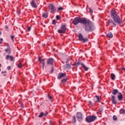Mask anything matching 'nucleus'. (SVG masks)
I'll return each instance as SVG.
<instances>
[{"label":"nucleus","instance_id":"f257e3e1","mask_svg":"<svg viewBox=\"0 0 125 125\" xmlns=\"http://www.w3.org/2000/svg\"><path fill=\"white\" fill-rule=\"evenodd\" d=\"M72 23L74 25H78L79 23L83 24V28L86 32H91L95 29L93 23L85 18L76 17L73 21Z\"/></svg>","mask_w":125,"mask_h":125},{"label":"nucleus","instance_id":"f03ea898","mask_svg":"<svg viewBox=\"0 0 125 125\" xmlns=\"http://www.w3.org/2000/svg\"><path fill=\"white\" fill-rule=\"evenodd\" d=\"M111 17L114 21L109 20L107 21L108 26L110 27H116V23H117V24H122L123 23V21L121 20L120 17L117 14V12L114 10H111Z\"/></svg>","mask_w":125,"mask_h":125},{"label":"nucleus","instance_id":"7ed1b4c3","mask_svg":"<svg viewBox=\"0 0 125 125\" xmlns=\"http://www.w3.org/2000/svg\"><path fill=\"white\" fill-rule=\"evenodd\" d=\"M112 93L113 95H118L117 98H118L119 101H122L123 100V95H122L121 92L119 91V90L114 89L112 90Z\"/></svg>","mask_w":125,"mask_h":125},{"label":"nucleus","instance_id":"20e7f679","mask_svg":"<svg viewBox=\"0 0 125 125\" xmlns=\"http://www.w3.org/2000/svg\"><path fill=\"white\" fill-rule=\"evenodd\" d=\"M97 119V117L95 115H89L86 117L85 121L87 123H92L94 122L95 120Z\"/></svg>","mask_w":125,"mask_h":125},{"label":"nucleus","instance_id":"39448f33","mask_svg":"<svg viewBox=\"0 0 125 125\" xmlns=\"http://www.w3.org/2000/svg\"><path fill=\"white\" fill-rule=\"evenodd\" d=\"M66 29H67L66 25H62L60 29L58 30V33L59 34H65L66 33Z\"/></svg>","mask_w":125,"mask_h":125},{"label":"nucleus","instance_id":"423d86ee","mask_svg":"<svg viewBox=\"0 0 125 125\" xmlns=\"http://www.w3.org/2000/svg\"><path fill=\"white\" fill-rule=\"evenodd\" d=\"M79 65H81V66H82V67L84 69V71H88V67H86L84 65V64H83L82 62H78L75 63L73 65V66H79Z\"/></svg>","mask_w":125,"mask_h":125},{"label":"nucleus","instance_id":"0eeeda50","mask_svg":"<svg viewBox=\"0 0 125 125\" xmlns=\"http://www.w3.org/2000/svg\"><path fill=\"white\" fill-rule=\"evenodd\" d=\"M79 39L80 41H82L83 42H88V39L87 38H83V35L81 33L79 34Z\"/></svg>","mask_w":125,"mask_h":125},{"label":"nucleus","instance_id":"6e6552de","mask_svg":"<svg viewBox=\"0 0 125 125\" xmlns=\"http://www.w3.org/2000/svg\"><path fill=\"white\" fill-rule=\"evenodd\" d=\"M48 8L51 9V13H54L56 11V8L52 4H49Z\"/></svg>","mask_w":125,"mask_h":125},{"label":"nucleus","instance_id":"1a4fd4ad","mask_svg":"<svg viewBox=\"0 0 125 125\" xmlns=\"http://www.w3.org/2000/svg\"><path fill=\"white\" fill-rule=\"evenodd\" d=\"M76 116L79 122H82V121H83V117L82 113L78 112L76 114Z\"/></svg>","mask_w":125,"mask_h":125},{"label":"nucleus","instance_id":"9d476101","mask_svg":"<svg viewBox=\"0 0 125 125\" xmlns=\"http://www.w3.org/2000/svg\"><path fill=\"white\" fill-rule=\"evenodd\" d=\"M54 62V59L52 58H50L47 59V64L48 65H51L53 66V62Z\"/></svg>","mask_w":125,"mask_h":125},{"label":"nucleus","instance_id":"9b49d317","mask_svg":"<svg viewBox=\"0 0 125 125\" xmlns=\"http://www.w3.org/2000/svg\"><path fill=\"white\" fill-rule=\"evenodd\" d=\"M30 4L33 8H38V5H37V3L35 1V0H32L30 2Z\"/></svg>","mask_w":125,"mask_h":125},{"label":"nucleus","instance_id":"f8f14e48","mask_svg":"<svg viewBox=\"0 0 125 125\" xmlns=\"http://www.w3.org/2000/svg\"><path fill=\"white\" fill-rule=\"evenodd\" d=\"M66 76V73H60L58 74L57 79L58 80H61L62 78H64Z\"/></svg>","mask_w":125,"mask_h":125},{"label":"nucleus","instance_id":"ddd939ff","mask_svg":"<svg viewBox=\"0 0 125 125\" xmlns=\"http://www.w3.org/2000/svg\"><path fill=\"white\" fill-rule=\"evenodd\" d=\"M111 101L112 104H114V105H116V104H117V100H116V96L114 95L111 96Z\"/></svg>","mask_w":125,"mask_h":125},{"label":"nucleus","instance_id":"4468645a","mask_svg":"<svg viewBox=\"0 0 125 125\" xmlns=\"http://www.w3.org/2000/svg\"><path fill=\"white\" fill-rule=\"evenodd\" d=\"M6 60H8V59H10L11 61H14V57H13L12 56L10 55H7L5 57Z\"/></svg>","mask_w":125,"mask_h":125},{"label":"nucleus","instance_id":"2eb2a0df","mask_svg":"<svg viewBox=\"0 0 125 125\" xmlns=\"http://www.w3.org/2000/svg\"><path fill=\"white\" fill-rule=\"evenodd\" d=\"M38 60L40 63H42L43 69V67H44V59H42L41 57H39L38 58Z\"/></svg>","mask_w":125,"mask_h":125},{"label":"nucleus","instance_id":"dca6fc26","mask_svg":"<svg viewBox=\"0 0 125 125\" xmlns=\"http://www.w3.org/2000/svg\"><path fill=\"white\" fill-rule=\"evenodd\" d=\"M106 37L109 39H112L113 38V34H112V32H108L106 33Z\"/></svg>","mask_w":125,"mask_h":125},{"label":"nucleus","instance_id":"f3484780","mask_svg":"<svg viewBox=\"0 0 125 125\" xmlns=\"http://www.w3.org/2000/svg\"><path fill=\"white\" fill-rule=\"evenodd\" d=\"M5 52L8 53V54H10L11 53V49L10 48H7L4 50Z\"/></svg>","mask_w":125,"mask_h":125},{"label":"nucleus","instance_id":"a211bd4d","mask_svg":"<svg viewBox=\"0 0 125 125\" xmlns=\"http://www.w3.org/2000/svg\"><path fill=\"white\" fill-rule=\"evenodd\" d=\"M110 78H111V80L114 81L115 80V79H116V75H115V74H114V73H111L110 75Z\"/></svg>","mask_w":125,"mask_h":125},{"label":"nucleus","instance_id":"6ab92c4d","mask_svg":"<svg viewBox=\"0 0 125 125\" xmlns=\"http://www.w3.org/2000/svg\"><path fill=\"white\" fill-rule=\"evenodd\" d=\"M64 69H71V66L70 65V64H66L64 66Z\"/></svg>","mask_w":125,"mask_h":125},{"label":"nucleus","instance_id":"aec40b11","mask_svg":"<svg viewBox=\"0 0 125 125\" xmlns=\"http://www.w3.org/2000/svg\"><path fill=\"white\" fill-rule=\"evenodd\" d=\"M17 66L18 67V68H22V63H21V61H19L18 62Z\"/></svg>","mask_w":125,"mask_h":125},{"label":"nucleus","instance_id":"412c9836","mask_svg":"<svg viewBox=\"0 0 125 125\" xmlns=\"http://www.w3.org/2000/svg\"><path fill=\"white\" fill-rule=\"evenodd\" d=\"M67 81H68V79L67 78H64L61 81V83H62L65 84L67 82Z\"/></svg>","mask_w":125,"mask_h":125},{"label":"nucleus","instance_id":"4be33fe9","mask_svg":"<svg viewBox=\"0 0 125 125\" xmlns=\"http://www.w3.org/2000/svg\"><path fill=\"white\" fill-rule=\"evenodd\" d=\"M42 17H43L44 18H47V17H48V14L47 13H43L42 15Z\"/></svg>","mask_w":125,"mask_h":125},{"label":"nucleus","instance_id":"5701e85b","mask_svg":"<svg viewBox=\"0 0 125 125\" xmlns=\"http://www.w3.org/2000/svg\"><path fill=\"white\" fill-rule=\"evenodd\" d=\"M44 115V113L43 112H41L40 114L38 116L39 118H42L43 117V115Z\"/></svg>","mask_w":125,"mask_h":125},{"label":"nucleus","instance_id":"b1692460","mask_svg":"<svg viewBox=\"0 0 125 125\" xmlns=\"http://www.w3.org/2000/svg\"><path fill=\"white\" fill-rule=\"evenodd\" d=\"M120 114H125V110L124 109H121L120 111Z\"/></svg>","mask_w":125,"mask_h":125},{"label":"nucleus","instance_id":"393cba45","mask_svg":"<svg viewBox=\"0 0 125 125\" xmlns=\"http://www.w3.org/2000/svg\"><path fill=\"white\" fill-rule=\"evenodd\" d=\"M72 123L73 124H75L76 123V116H74L72 118Z\"/></svg>","mask_w":125,"mask_h":125},{"label":"nucleus","instance_id":"a878e982","mask_svg":"<svg viewBox=\"0 0 125 125\" xmlns=\"http://www.w3.org/2000/svg\"><path fill=\"white\" fill-rule=\"evenodd\" d=\"M14 38H15V36L14 35L11 36V39L13 42H14Z\"/></svg>","mask_w":125,"mask_h":125},{"label":"nucleus","instance_id":"bb28decb","mask_svg":"<svg viewBox=\"0 0 125 125\" xmlns=\"http://www.w3.org/2000/svg\"><path fill=\"white\" fill-rule=\"evenodd\" d=\"M5 45L7 47V48H10V46L8 43H5Z\"/></svg>","mask_w":125,"mask_h":125},{"label":"nucleus","instance_id":"cd10ccee","mask_svg":"<svg viewBox=\"0 0 125 125\" xmlns=\"http://www.w3.org/2000/svg\"><path fill=\"white\" fill-rule=\"evenodd\" d=\"M96 98L97 99L96 102H100V100L99 99V96H96Z\"/></svg>","mask_w":125,"mask_h":125},{"label":"nucleus","instance_id":"c85d7f7f","mask_svg":"<svg viewBox=\"0 0 125 125\" xmlns=\"http://www.w3.org/2000/svg\"><path fill=\"white\" fill-rule=\"evenodd\" d=\"M53 71H54V67H53V66H52L51 70V71H50V73L52 74V73H53Z\"/></svg>","mask_w":125,"mask_h":125},{"label":"nucleus","instance_id":"c756f323","mask_svg":"<svg viewBox=\"0 0 125 125\" xmlns=\"http://www.w3.org/2000/svg\"><path fill=\"white\" fill-rule=\"evenodd\" d=\"M113 121H117L118 120V118H117V116L114 115L113 116Z\"/></svg>","mask_w":125,"mask_h":125},{"label":"nucleus","instance_id":"7c9ffc66","mask_svg":"<svg viewBox=\"0 0 125 125\" xmlns=\"http://www.w3.org/2000/svg\"><path fill=\"white\" fill-rule=\"evenodd\" d=\"M19 104L21 105V108H23V107L24 106V104H23V103H22V102H19Z\"/></svg>","mask_w":125,"mask_h":125},{"label":"nucleus","instance_id":"2f4dec72","mask_svg":"<svg viewBox=\"0 0 125 125\" xmlns=\"http://www.w3.org/2000/svg\"><path fill=\"white\" fill-rule=\"evenodd\" d=\"M5 31H7V32H8V26L6 25L5 26Z\"/></svg>","mask_w":125,"mask_h":125},{"label":"nucleus","instance_id":"473e14b6","mask_svg":"<svg viewBox=\"0 0 125 125\" xmlns=\"http://www.w3.org/2000/svg\"><path fill=\"white\" fill-rule=\"evenodd\" d=\"M89 12H90V13H93V11L92 10V9H91V8H89Z\"/></svg>","mask_w":125,"mask_h":125},{"label":"nucleus","instance_id":"72a5a7b5","mask_svg":"<svg viewBox=\"0 0 125 125\" xmlns=\"http://www.w3.org/2000/svg\"><path fill=\"white\" fill-rule=\"evenodd\" d=\"M52 24H53V25H55V24H56V21L55 20H53Z\"/></svg>","mask_w":125,"mask_h":125},{"label":"nucleus","instance_id":"f704fd0d","mask_svg":"<svg viewBox=\"0 0 125 125\" xmlns=\"http://www.w3.org/2000/svg\"><path fill=\"white\" fill-rule=\"evenodd\" d=\"M56 19H57V20H59V19H60V17H59V16H58V15H57Z\"/></svg>","mask_w":125,"mask_h":125},{"label":"nucleus","instance_id":"c9c22d12","mask_svg":"<svg viewBox=\"0 0 125 125\" xmlns=\"http://www.w3.org/2000/svg\"><path fill=\"white\" fill-rule=\"evenodd\" d=\"M48 99H49V100H51V99H52V97H51V96L48 95Z\"/></svg>","mask_w":125,"mask_h":125},{"label":"nucleus","instance_id":"e433bc0d","mask_svg":"<svg viewBox=\"0 0 125 125\" xmlns=\"http://www.w3.org/2000/svg\"><path fill=\"white\" fill-rule=\"evenodd\" d=\"M58 10H63V8L62 7H60L59 8H58Z\"/></svg>","mask_w":125,"mask_h":125},{"label":"nucleus","instance_id":"4c0bfd02","mask_svg":"<svg viewBox=\"0 0 125 125\" xmlns=\"http://www.w3.org/2000/svg\"><path fill=\"white\" fill-rule=\"evenodd\" d=\"M27 31H28V32H30V31H31V27H28Z\"/></svg>","mask_w":125,"mask_h":125},{"label":"nucleus","instance_id":"58836bf2","mask_svg":"<svg viewBox=\"0 0 125 125\" xmlns=\"http://www.w3.org/2000/svg\"><path fill=\"white\" fill-rule=\"evenodd\" d=\"M11 68V67L10 66H7V70H10Z\"/></svg>","mask_w":125,"mask_h":125},{"label":"nucleus","instance_id":"ea45409f","mask_svg":"<svg viewBox=\"0 0 125 125\" xmlns=\"http://www.w3.org/2000/svg\"><path fill=\"white\" fill-rule=\"evenodd\" d=\"M102 112H103V110H100V114H101V113H102Z\"/></svg>","mask_w":125,"mask_h":125},{"label":"nucleus","instance_id":"a19ab883","mask_svg":"<svg viewBox=\"0 0 125 125\" xmlns=\"http://www.w3.org/2000/svg\"><path fill=\"white\" fill-rule=\"evenodd\" d=\"M122 70H123V71H125V67L122 68Z\"/></svg>","mask_w":125,"mask_h":125},{"label":"nucleus","instance_id":"79ce46f5","mask_svg":"<svg viewBox=\"0 0 125 125\" xmlns=\"http://www.w3.org/2000/svg\"><path fill=\"white\" fill-rule=\"evenodd\" d=\"M3 40L2 39V38H0V41H1V42H2V41H3Z\"/></svg>","mask_w":125,"mask_h":125},{"label":"nucleus","instance_id":"37998d69","mask_svg":"<svg viewBox=\"0 0 125 125\" xmlns=\"http://www.w3.org/2000/svg\"><path fill=\"white\" fill-rule=\"evenodd\" d=\"M2 43V42L1 41H0V44H1Z\"/></svg>","mask_w":125,"mask_h":125},{"label":"nucleus","instance_id":"c03bdc74","mask_svg":"<svg viewBox=\"0 0 125 125\" xmlns=\"http://www.w3.org/2000/svg\"><path fill=\"white\" fill-rule=\"evenodd\" d=\"M4 73V72H3V71L1 72V74H3Z\"/></svg>","mask_w":125,"mask_h":125},{"label":"nucleus","instance_id":"a18cd8bd","mask_svg":"<svg viewBox=\"0 0 125 125\" xmlns=\"http://www.w3.org/2000/svg\"><path fill=\"white\" fill-rule=\"evenodd\" d=\"M89 103H90V104H92V103L91 102H89Z\"/></svg>","mask_w":125,"mask_h":125},{"label":"nucleus","instance_id":"49530a36","mask_svg":"<svg viewBox=\"0 0 125 125\" xmlns=\"http://www.w3.org/2000/svg\"><path fill=\"white\" fill-rule=\"evenodd\" d=\"M3 76L5 77V76H6V74H4Z\"/></svg>","mask_w":125,"mask_h":125},{"label":"nucleus","instance_id":"de8ad7c7","mask_svg":"<svg viewBox=\"0 0 125 125\" xmlns=\"http://www.w3.org/2000/svg\"><path fill=\"white\" fill-rule=\"evenodd\" d=\"M0 67H1V64H0Z\"/></svg>","mask_w":125,"mask_h":125},{"label":"nucleus","instance_id":"09e8293b","mask_svg":"<svg viewBox=\"0 0 125 125\" xmlns=\"http://www.w3.org/2000/svg\"><path fill=\"white\" fill-rule=\"evenodd\" d=\"M66 63H69V62H66Z\"/></svg>","mask_w":125,"mask_h":125},{"label":"nucleus","instance_id":"8fccbe9b","mask_svg":"<svg viewBox=\"0 0 125 125\" xmlns=\"http://www.w3.org/2000/svg\"><path fill=\"white\" fill-rule=\"evenodd\" d=\"M3 55H5V53H4V54H3Z\"/></svg>","mask_w":125,"mask_h":125},{"label":"nucleus","instance_id":"3c124183","mask_svg":"<svg viewBox=\"0 0 125 125\" xmlns=\"http://www.w3.org/2000/svg\"><path fill=\"white\" fill-rule=\"evenodd\" d=\"M4 73H6V71H4Z\"/></svg>","mask_w":125,"mask_h":125},{"label":"nucleus","instance_id":"603ef678","mask_svg":"<svg viewBox=\"0 0 125 125\" xmlns=\"http://www.w3.org/2000/svg\"><path fill=\"white\" fill-rule=\"evenodd\" d=\"M0 34H1V32H0Z\"/></svg>","mask_w":125,"mask_h":125},{"label":"nucleus","instance_id":"864d4df0","mask_svg":"<svg viewBox=\"0 0 125 125\" xmlns=\"http://www.w3.org/2000/svg\"><path fill=\"white\" fill-rule=\"evenodd\" d=\"M46 116V115H45V117Z\"/></svg>","mask_w":125,"mask_h":125}]
</instances>
